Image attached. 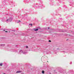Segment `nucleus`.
<instances>
[{"mask_svg": "<svg viewBox=\"0 0 74 74\" xmlns=\"http://www.w3.org/2000/svg\"><path fill=\"white\" fill-rule=\"evenodd\" d=\"M21 71H17L16 72V73H21Z\"/></svg>", "mask_w": 74, "mask_h": 74, "instance_id": "obj_1", "label": "nucleus"}, {"mask_svg": "<svg viewBox=\"0 0 74 74\" xmlns=\"http://www.w3.org/2000/svg\"><path fill=\"white\" fill-rule=\"evenodd\" d=\"M38 29H36L35 30V31H37V30H38Z\"/></svg>", "mask_w": 74, "mask_h": 74, "instance_id": "obj_4", "label": "nucleus"}, {"mask_svg": "<svg viewBox=\"0 0 74 74\" xmlns=\"http://www.w3.org/2000/svg\"><path fill=\"white\" fill-rule=\"evenodd\" d=\"M8 21V19H7V21Z\"/></svg>", "mask_w": 74, "mask_h": 74, "instance_id": "obj_8", "label": "nucleus"}, {"mask_svg": "<svg viewBox=\"0 0 74 74\" xmlns=\"http://www.w3.org/2000/svg\"><path fill=\"white\" fill-rule=\"evenodd\" d=\"M48 29H49V27H48Z\"/></svg>", "mask_w": 74, "mask_h": 74, "instance_id": "obj_11", "label": "nucleus"}, {"mask_svg": "<svg viewBox=\"0 0 74 74\" xmlns=\"http://www.w3.org/2000/svg\"><path fill=\"white\" fill-rule=\"evenodd\" d=\"M19 22H21V21H20V20L18 21Z\"/></svg>", "mask_w": 74, "mask_h": 74, "instance_id": "obj_9", "label": "nucleus"}, {"mask_svg": "<svg viewBox=\"0 0 74 74\" xmlns=\"http://www.w3.org/2000/svg\"><path fill=\"white\" fill-rule=\"evenodd\" d=\"M26 48H28V46H26Z\"/></svg>", "mask_w": 74, "mask_h": 74, "instance_id": "obj_6", "label": "nucleus"}, {"mask_svg": "<svg viewBox=\"0 0 74 74\" xmlns=\"http://www.w3.org/2000/svg\"><path fill=\"white\" fill-rule=\"evenodd\" d=\"M31 25V26H32V24H29V25Z\"/></svg>", "mask_w": 74, "mask_h": 74, "instance_id": "obj_5", "label": "nucleus"}, {"mask_svg": "<svg viewBox=\"0 0 74 74\" xmlns=\"http://www.w3.org/2000/svg\"><path fill=\"white\" fill-rule=\"evenodd\" d=\"M42 74H44V71H42Z\"/></svg>", "mask_w": 74, "mask_h": 74, "instance_id": "obj_2", "label": "nucleus"}, {"mask_svg": "<svg viewBox=\"0 0 74 74\" xmlns=\"http://www.w3.org/2000/svg\"><path fill=\"white\" fill-rule=\"evenodd\" d=\"M49 42H51V41L50 40L49 41Z\"/></svg>", "mask_w": 74, "mask_h": 74, "instance_id": "obj_7", "label": "nucleus"}, {"mask_svg": "<svg viewBox=\"0 0 74 74\" xmlns=\"http://www.w3.org/2000/svg\"><path fill=\"white\" fill-rule=\"evenodd\" d=\"M5 32H7V31H5Z\"/></svg>", "mask_w": 74, "mask_h": 74, "instance_id": "obj_10", "label": "nucleus"}, {"mask_svg": "<svg viewBox=\"0 0 74 74\" xmlns=\"http://www.w3.org/2000/svg\"><path fill=\"white\" fill-rule=\"evenodd\" d=\"M50 74H51L50 73Z\"/></svg>", "mask_w": 74, "mask_h": 74, "instance_id": "obj_12", "label": "nucleus"}, {"mask_svg": "<svg viewBox=\"0 0 74 74\" xmlns=\"http://www.w3.org/2000/svg\"><path fill=\"white\" fill-rule=\"evenodd\" d=\"M2 65H3V64H2V63L0 64V66H2Z\"/></svg>", "mask_w": 74, "mask_h": 74, "instance_id": "obj_3", "label": "nucleus"}]
</instances>
